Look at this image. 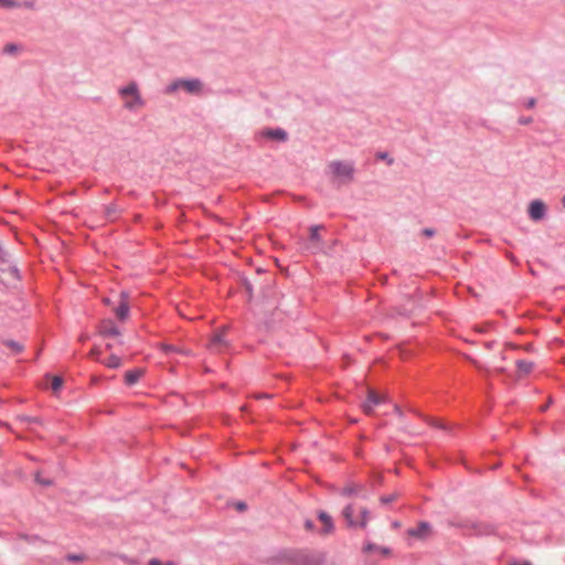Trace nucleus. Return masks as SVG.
Segmentation results:
<instances>
[{
    "label": "nucleus",
    "instance_id": "obj_1",
    "mask_svg": "<svg viewBox=\"0 0 565 565\" xmlns=\"http://www.w3.org/2000/svg\"><path fill=\"white\" fill-rule=\"evenodd\" d=\"M118 95L124 108L129 111L140 110L145 106V100L136 82H130L128 85L120 87Z\"/></svg>",
    "mask_w": 565,
    "mask_h": 565
},
{
    "label": "nucleus",
    "instance_id": "obj_2",
    "mask_svg": "<svg viewBox=\"0 0 565 565\" xmlns=\"http://www.w3.org/2000/svg\"><path fill=\"white\" fill-rule=\"evenodd\" d=\"M202 83L200 79L192 78V79H177L169 84L166 88L167 94H173L179 89H183L189 94H200L202 90Z\"/></svg>",
    "mask_w": 565,
    "mask_h": 565
},
{
    "label": "nucleus",
    "instance_id": "obj_3",
    "mask_svg": "<svg viewBox=\"0 0 565 565\" xmlns=\"http://www.w3.org/2000/svg\"><path fill=\"white\" fill-rule=\"evenodd\" d=\"M354 508L353 505H348L343 510V516L348 521V524L350 526H366L367 520H369V511L366 508H360L359 509V515H354Z\"/></svg>",
    "mask_w": 565,
    "mask_h": 565
},
{
    "label": "nucleus",
    "instance_id": "obj_4",
    "mask_svg": "<svg viewBox=\"0 0 565 565\" xmlns=\"http://www.w3.org/2000/svg\"><path fill=\"white\" fill-rule=\"evenodd\" d=\"M330 169L332 173L343 180H351L353 175V167L351 163L348 162H332L330 164Z\"/></svg>",
    "mask_w": 565,
    "mask_h": 565
},
{
    "label": "nucleus",
    "instance_id": "obj_5",
    "mask_svg": "<svg viewBox=\"0 0 565 565\" xmlns=\"http://www.w3.org/2000/svg\"><path fill=\"white\" fill-rule=\"evenodd\" d=\"M386 396L376 393L375 391L370 390L367 394L366 401L362 404V409L365 414L371 415L374 411V407L383 402H385Z\"/></svg>",
    "mask_w": 565,
    "mask_h": 565
},
{
    "label": "nucleus",
    "instance_id": "obj_6",
    "mask_svg": "<svg viewBox=\"0 0 565 565\" xmlns=\"http://www.w3.org/2000/svg\"><path fill=\"white\" fill-rule=\"evenodd\" d=\"M546 211L545 204L541 200H534L530 203L529 215L533 221H540L544 217Z\"/></svg>",
    "mask_w": 565,
    "mask_h": 565
},
{
    "label": "nucleus",
    "instance_id": "obj_7",
    "mask_svg": "<svg viewBox=\"0 0 565 565\" xmlns=\"http://www.w3.org/2000/svg\"><path fill=\"white\" fill-rule=\"evenodd\" d=\"M99 332L104 337L117 338L120 335L119 329L111 320H104L99 326Z\"/></svg>",
    "mask_w": 565,
    "mask_h": 565
},
{
    "label": "nucleus",
    "instance_id": "obj_8",
    "mask_svg": "<svg viewBox=\"0 0 565 565\" xmlns=\"http://www.w3.org/2000/svg\"><path fill=\"white\" fill-rule=\"evenodd\" d=\"M260 136L264 138L274 139V140H278V141H286L287 137H288L287 132L281 128L264 129L260 131Z\"/></svg>",
    "mask_w": 565,
    "mask_h": 565
},
{
    "label": "nucleus",
    "instance_id": "obj_9",
    "mask_svg": "<svg viewBox=\"0 0 565 565\" xmlns=\"http://www.w3.org/2000/svg\"><path fill=\"white\" fill-rule=\"evenodd\" d=\"M128 312H129V305L127 301V294L120 292V303L115 309V313L118 317V319L125 320L128 317Z\"/></svg>",
    "mask_w": 565,
    "mask_h": 565
},
{
    "label": "nucleus",
    "instance_id": "obj_10",
    "mask_svg": "<svg viewBox=\"0 0 565 565\" xmlns=\"http://www.w3.org/2000/svg\"><path fill=\"white\" fill-rule=\"evenodd\" d=\"M321 228V226H313L310 228V244L308 248L311 249L312 252H317L318 249H320L321 238L319 232Z\"/></svg>",
    "mask_w": 565,
    "mask_h": 565
},
{
    "label": "nucleus",
    "instance_id": "obj_11",
    "mask_svg": "<svg viewBox=\"0 0 565 565\" xmlns=\"http://www.w3.org/2000/svg\"><path fill=\"white\" fill-rule=\"evenodd\" d=\"M145 374V370L143 369H134V370H129L125 373V383L127 385H134L136 384Z\"/></svg>",
    "mask_w": 565,
    "mask_h": 565
},
{
    "label": "nucleus",
    "instance_id": "obj_12",
    "mask_svg": "<svg viewBox=\"0 0 565 565\" xmlns=\"http://www.w3.org/2000/svg\"><path fill=\"white\" fill-rule=\"evenodd\" d=\"M318 518L323 525L321 530L322 534H330L331 532H333L334 525L331 516L328 513L321 511L319 512Z\"/></svg>",
    "mask_w": 565,
    "mask_h": 565
},
{
    "label": "nucleus",
    "instance_id": "obj_13",
    "mask_svg": "<svg viewBox=\"0 0 565 565\" xmlns=\"http://www.w3.org/2000/svg\"><path fill=\"white\" fill-rule=\"evenodd\" d=\"M323 557L321 555H303L297 561V565H322Z\"/></svg>",
    "mask_w": 565,
    "mask_h": 565
},
{
    "label": "nucleus",
    "instance_id": "obj_14",
    "mask_svg": "<svg viewBox=\"0 0 565 565\" xmlns=\"http://www.w3.org/2000/svg\"><path fill=\"white\" fill-rule=\"evenodd\" d=\"M516 367H518V376L523 377V376L529 375L533 371L534 364L530 361L519 360L516 362Z\"/></svg>",
    "mask_w": 565,
    "mask_h": 565
},
{
    "label": "nucleus",
    "instance_id": "obj_15",
    "mask_svg": "<svg viewBox=\"0 0 565 565\" xmlns=\"http://www.w3.org/2000/svg\"><path fill=\"white\" fill-rule=\"evenodd\" d=\"M408 534L420 539L426 537L430 534V525L426 522H423L416 529H411Z\"/></svg>",
    "mask_w": 565,
    "mask_h": 565
},
{
    "label": "nucleus",
    "instance_id": "obj_16",
    "mask_svg": "<svg viewBox=\"0 0 565 565\" xmlns=\"http://www.w3.org/2000/svg\"><path fill=\"white\" fill-rule=\"evenodd\" d=\"M225 344L226 343L223 333H216L210 342V349L212 351L220 352L225 347Z\"/></svg>",
    "mask_w": 565,
    "mask_h": 565
},
{
    "label": "nucleus",
    "instance_id": "obj_17",
    "mask_svg": "<svg viewBox=\"0 0 565 565\" xmlns=\"http://www.w3.org/2000/svg\"><path fill=\"white\" fill-rule=\"evenodd\" d=\"M103 363L109 369H117L121 365V360L117 355H111Z\"/></svg>",
    "mask_w": 565,
    "mask_h": 565
},
{
    "label": "nucleus",
    "instance_id": "obj_18",
    "mask_svg": "<svg viewBox=\"0 0 565 565\" xmlns=\"http://www.w3.org/2000/svg\"><path fill=\"white\" fill-rule=\"evenodd\" d=\"M364 551L365 552H380L382 553L383 555H388L390 554V550L386 548V547H380V546H376V545H373V544H367L365 547H364Z\"/></svg>",
    "mask_w": 565,
    "mask_h": 565
},
{
    "label": "nucleus",
    "instance_id": "obj_19",
    "mask_svg": "<svg viewBox=\"0 0 565 565\" xmlns=\"http://www.w3.org/2000/svg\"><path fill=\"white\" fill-rule=\"evenodd\" d=\"M63 386V379L61 376H53L51 381V388L56 394Z\"/></svg>",
    "mask_w": 565,
    "mask_h": 565
},
{
    "label": "nucleus",
    "instance_id": "obj_20",
    "mask_svg": "<svg viewBox=\"0 0 565 565\" xmlns=\"http://www.w3.org/2000/svg\"><path fill=\"white\" fill-rule=\"evenodd\" d=\"M0 8L13 9L19 8V2L15 0H0Z\"/></svg>",
    "mask_w": 565,
    "mask_h": 565
},
{
    "label": "nucleus",
    "instance_id": "obj_21",
    "mask_svg": "<svg viewBox=\"0 0 565 565\" xmlns=\"http://www.w3.org/2000/svg\"><path fill=\"white\" fill-rule=\"evenodd\" d=\"M6 345L9 347L12 351H14L17 353L21 352L23 349V347L15 341H7Z\"/></svg>",
    "mask_w": 565,
    "mask_h": 565
},
{
    "label": "nucleus",
    "instance_id": "obj_22",
    "mask_svg": "<svg viewBox=\"0 0 565 565\" xmlns=\"http://www.w3.org/2000/svg\"><path fill=\"white\" fill-rule=\"evenodd\" d=\"M148 565H175L173 562H167V563H162L161 561H159L158 558H151L148 563Z\"/></svg>",
    "mask_w": 565,
    "mask_h": 565
},
{
    "label": "nucleus",
    "instance_id": "obj_23",
    "mask_svg": "<svg viewBox=\"0 0 565 565\" xmlns=\"http://www.w3.org/2000/svg\"><path fill=\"white\" fill-rule=\"evenodd\" d=\"M19 7H23L30 10H33L35 8L34 1H24L22 3H19Z\"/></svg>",
    "mask_w": 565,
    "mask_h": 565
},
{
    "label": "nucleus",
    "instance_id": "obj_24",
    "mask_svg": "<svg viewBox=\"0 0 565 565\" xmlns=\"http://www.w3.org/2000/svg\"><path fill=\"white\" fill-rule=\"evenodd\" d=\"M35 480H36L38 483H41V484H44V486H50L51 484L50 480L42 479L39 473H36Z\"/></svg>",
    "mask_w": 565,
    "mask_h": 565
},
{
    "label": "nucleus",
    "instance_id": "obj_25",
    "mask_svg": "<svg viewBox=\"0 0 565 565\" xmlns=\"http://www.w3.org/2000/svg\"><path fill=\"white\" fill-rule=\"evenodd\" d=\"M377 158L381 160H387L388 164L393 163V159H388V156L385 152L377 153Z\"/></svg>",
    "mask_w": 565,
    "mask_h": 565
},
{
    "label": "nucleus",
    "instance_id": "obj_26",
    "mask_svg": "<svg viewBox=\"0 0 565 565\" xmlns=\"http://www.w3.org/2000/svg\"><path fill=\"white\" fill-rule=\"evenodd\" d=\"M355 491H356V489L354 487H345V488H343L342 493L345 495H351Z\"/></svg>",
    "mask_w": 565,
    "mask_h": 565
},
{
    "label": "nucleus",
    "instance_id": "obj_27",
    "mask_svg": "<svg viewBox=\"0 0 565 565\" xmlns=\"http://www.w3.org/2000/svg\"><path fill=\"white\" fill-rule=\"evenodd\" d=\"M163 350L167 352V353H170V352H178L179 350L173 347V345H169V344H164L162 345Z\"/></svg>",
    "mask_w": 565,
    "mask_h": 565
},
{
    "label": "nucleus",
    "instance_id": "obj_28",
    "mask_svg": "<svg viewBox=\"0 0 565 565\" xmlns=\"http://www.w3.org/2000/svg\"><path fill=\"white\" fill-rule=\"evenodd\" d=\"M99 353H100L99 349H97V348H93V349L90 350V352H89V355H90L92 358H95V356H97Z\"/></svg>",
    "mask_w": 565,
    "mask_h": 565
},
{
    "label": "nucleus",
    "instance_id": "obj_29",
    "mask_svg": "<svg viewBox=\"0 0 565 565\" xmlns=\"http://www.w3.org/2000/svg\"><path fill=\"white\" fill-rule=\"evenodd\" d=\"M17 50V46L13 44H9L6 46V52H13Z\"/></svg>",
    "mask_w": 565,
    "mask_h": 565
},
{
    "label": "nucleus",
    "instance_id": "obj_30",
    "mask_svg": "<svg viewBox=\"0 0 565 565\" xmlns=\"http://www.w3.org/2000/svg\"><path fill=\"white\" fill-rule=\"evenodd\" d=\"M531 121H532V119H531V118H521V119H520V124H522V125H527V124H530Z\"/></svg>",
    "mask_w": 565,
    "mask_h": 565
},
{
    "label": "nucleus",
    "instance_id": "obj_31",
    "mask_svg": "<svg viewBox=\"0 0 565 565\" xmlns=\"http://www.w3.org/2000/svg\"><path fill=\"white\" fill-rule=\"evenodd\" d=\"M393 500H394L393 497H384V498H382V502H384V503L392 502Z\"/></svg>",
    "mask_w": 565,
    "mask_h": 565
},
{
    "label": "nucleus",
    "instance_id": "obj_32",
    "mask_svg": "<svg viewBox=\"0 0 565 565\" xmlns=\"http://www.w3.org/2000/svg\"><path fill=\"white\" fill-rule=\"evenodd\" d=\"M236 508H237L239 511H243V510H245L246 505H245V503L239 502V503L237 504V507H236Z\"/></svg>",
    "mask_w": 565,
    "mask_h": 565
},
{
    "label": "nucleus",
    "instance_id": "obj_33",
    "mask_svg": "<svg viewBox=\"0 0 565 565\" xmlns=\"http://www.w3.org/2000/svg\"><path fill=\"white\" fill-rule=\"evenodd\" d=\"M535 105V99H530L529 103H527V106L531 108V107H534Z\"/></svg>",
    "mask_w": 565,
    "mask_h": 565
},
{
    "label": "nucleus",
    "instance_id": "obj_34",
    "mask_svg": "<svg viewBox=\"0 0 565 565\" xmlns=\"http://www.w3.org/2000/svg\"><path fill=\"white\" fill-rule=\"evenodd\" d=\"M511 565H532V564L530 562H523V563L515 562V563H513Z\"/></svg>",
    "mask_w": 565,
    "mask_h": 565
},
{
    "label": "nucleus",
    "instance_id": "obj_35",
    "mask_svg": "<svg viewBox=\"0 0 565 565\" xmlns=\"http://www.w3.org/2000/svg\"><path fill=\"white\" fill-rule=\"evenodd\" d=\"M424 233L427 236H431L433 235V231L431 230H425Z\"/></svg>",
    "mask_w": 565,
    "mask_h": 565
},
{
    "label": "nucleus",
    "instance_id": "obj_36",
    "mask_svg": "<svg viewBox=\"0 0 565 565\" xmlns=\"http://www.w3.org/2000/svg\"><path fill=\"white\" fill-rule=\"evenodd\" d=\"M306 527L307 529H312V522L311 521H307L306 522Z\"/></svg>",
    "mask_w": 565,
    "mask_h": 565
},
{
    "label": "nucleus",
    "instance_id": "obj_37",
    "mask_svg": "<svg viewBox=\"0 0 565 565\" xmlns=\"http://www.w3.org/2000/svg\"><path fill=\"white\" fill-rule=\"evenodd\" d=\"M103 301H104L105 305H109L110 303V300L108 298H105Z\"/></svg>",
    "mask_w": 565,
    "mask_h": 565
},
{
    "label": "nucleus",
    "instance_id": "obj_38",
    "mask_svg": "<svg viewBox=\"0 0 565 565\" xmlns=\"http://www.w3.org/2000/svg\"><path fill=\"white\" fill-rule=\"evenodd\" d=\"M562 203H563V205L565 206V195H564V196H563V199H562Z\"/></svg>",
    "mask_w": 565,
    "mask_h": 565
}]
</instances>
